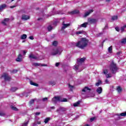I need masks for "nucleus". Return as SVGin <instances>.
I'll list each match as a JSON object with an SVG mask.
<instances>
[{
  "label": "nucleus",
  "mask_w": 126,
  "mask_h": 126,
  "mask_svg": "<svg viewBox=\"0 0 126 126\" xmlns=\"http://www.w3.org/2000/svg\"><path fill=\"white\" fill-rule=\"evenodd\" d=\"M88 45V40L85 38H82L80 41H78V42L76 43V47H78V48H80V49H84L86 48Z\"/></svg>",
  "instance_id": "1"
},
{
  "label": "nucleus",
  "mask_w": 126,
  "mask_h": 126,
  "mask_svg": "<svg viewBox=\"0 0 126 126\" xmlns=\"http://www.w3.org/2000/svg\"><path fill=\"white\" fill-rule=\"evenodd\" d=\"M66 98H63L61 96H55L52 99V102L54 104H56L57 102H67Z\"/></svg>",
  "instance_id": "2"
},
{
  "label": "nucleus",
  "mask_w": 126,
  "mask_h": 126,
  "mask_svg": "<svg viewBox=\"0 0 126 126\" xmlns=\"http://www.w3.org/2000/svg\"><path fill=\"white\" fill-rule=\"evenodd\" d=\"M109 68L112 73H116L117 72V70H118V67L117 66V64L115 63L114 62L111 63Z\"/></svg>",
  "instance_id": "3"
},
{
  "label": "nucleus",
  "mask_w": 126,
  "mask_h": 126,
  "mask_svg": "<svg viewBox=\"0 0 126 126\" xmlns=\"http://www.w3.org/2000/svg\"><path fill=\"white\" fill-rule=\"evenodd\" d=\"M90 91H91V89L85 87L84 89L82 90V94H88V93H90Z\"/></svg>",
  "instance_id": "4"
},
{
  "label": "nucleus",
  "mask_w": 126,
  "mask_h": 126,
  "mask_svg": "<svg viewBox=\"0 0 126 126\" xmlns=\"http://www.w3.org/2000/svg\"><path fill=\"white\" fill-rule=\"evenodd\" d=\"M61 53H62V50H61L60 49H54L52 53H51V55H52L53 56H55L56 55H61Z\"/></svg>",
  "instance_id": "5"
},
{
  "label": "nucleus",
  "mask_w": 126,
  "mask_h": 126,
  "mask_svg": "<svg viewBox=\"0 0 126 126\" xmlns=\"http://www.w3.org/2000/svg\"><path fill=\"white\" fill-rule=\"evenodd\" d=\"M2 77L4 78V79L6 81H8L9 80H10V79H11V77H10V76L8 75V74L4 73L3 74Z\"/></svg>",
  "instance_id": "6"
},
{
  "label": "nucleus",
  "mask_w": 126,
  "mask_h": 126,
  "mask_svg": "<svg viewBox=\"0 0 126 126\" xmlns=\"http://www.w3.org/2000/svg\"><path fill=\"white\" fill-rule=\"evenodd\" d=\"M69 26H70V24H66L65 22H63L62 23V27L61 28L62 31H63V30H64L65 28H67V27H69Z\"/></svg>",
  "instance_id": "7"
},
{
  "label": "nucleus",
  "mask_w": 126,
  "mask_h": 126,
  "mask_svg": "<svg viewBox=\"0 0 126 126\" xmlns=\"http://www.w3.org/2000/svg\"><path fill=\"white\" fill-rule=\"evenodd\" d=\"M108 72H109L108 69H104L103 71L104 74L106 75V78H111L112 77V74H107Z\"/></svg>",
  "instance_id": "8"
},
{
  "label": "nucleus",
  "mask_w": 126,
  "mask_h": 126,
  "mask_svg": "<svg viewBox=\"0 0 126 126\" xmlns=\"http://www.w3.org/2000/svg\"><path fill=\"white\" fill-rule=\"evenodd\" d=\"M88 20L89 23H91L92 24L96 23V22L98 21V19L94 18H89Z\"/></svg>",
  "instance_id": "9"
},
{
  "label": "nucleus",
  "mask_w": 126,
  "mask_h": 126,
  "mask_svg": "<svg viewBox=\"0 0 126 126\" xmlns=\"http://www.w3.org/2000/svg\"><path fill=\"white\" fill-rule=\"evenodd\" d=\"M85 58H81L77 60V64H81L82 63H84Z\"/></svg>",
  "instance_id": "10"
},
{
  "label": "nucleus",
  "mask_w": 126,
  "mask_h": 126,
  "mask_svg": "<svg viewBox=\"0 0 126 126\" xmlns=\"http://www.w3.org/2000/svg\"><path fill=\"white\" fill-rule=\"evenodd\" d=\"M93 11H94V10L91 9V10H89L88 11L86 12L85 13V15H84V17H87V16H88V15H89V14H91V13H92V12H93Z\"/></svg>",
  "instance_id": "11"
},
{
  "label": "nucleus",
  "mask_w": 126,
  "mask_h": 126,
  "mask_svg": "<svg viewBox=\"0 0 126 126\" xmlns=\"http://www.w3.org/2000/svg\"><path fill=\"white\" fill-rule=\"evenodd\" d=\"M30 59L32 60H38V57L34 55L33 54H31L29 56Z\"/></svg>",
  "instance_id": "12"
},
{
  "label": "nucleus",
  "mask_w": 126,
  "mask_h": 126,
  "mask_svg": "<svg viewBox=\"0 0 126 126\" xmlns=\"http://www.w3.org/2000/svg\"><path fill=\"white\" fill-rule=\"evenodd\" d=\"M32 65L34 66H40L41 65V66H47V64H41L39 63H33L32 64Z\"/></svg>",
  "instance_id": "13"
},
{
  "label": "nucleus",
  "mask_w": 126,
  "mask_h": 126,
  "mask_svg": "<svg viewBox=\"0 0 126 126\" xmlns=\"http://www.w3.org/2000/svg\"><path fill=\"white\" fill-rule=\"evenodd\" d=\"M88 25V22H85L83 24H81L79 27H78V29H79V28H81V27H83L84 28H86L87 27V26Z\"/></svg>",
  "instance_id": "14"
},
{
  "label": "nucleus",
  "mask_w": 126,
  "mask_h": 126,
  "mask_svg": "<svg viewBox=\"0 0 126 126\" xmlns=\"http://www.w3.org/2000/svg\"><path fill=\"white\" fill-rule=\"evenodd\" d=\"M29 18H30V17L26 15H23L22 16V20H28Z\"/></svg>",
  "instance_id": "15"
},
{
  "label": "nucleus",
  "mask_w": 126,
  "mask_h": 126,
  "mask_svg": "<svg viewBox=\"0 0 126 126\" xmlns=\"http://www.w3.org/2000/svg\"><path fill=\"white\" fill-rule=\"evenodd\" d=\"M102 91H103V89H102L101 87H98L96 89V92L98 94H101V93H102Z\"/></svg>",
  "instance_id": "16"
},
{
  "label": "nucleus",
  "mask_w": 126,
  "mask_h": 126,
  "mask_svg": "<svg viewBox=\"0 0 126 126\" xmlns=\"http://www.w3.org/2000/svg\"><path fill=\"white\" fill-rule=\"evenodd\" d=\"M60 111H62V112H65V111H66V108H64L63 107H60L59 109H57V111L60 112Z\"/></svg>",
  "instance_id": "17"
},
{
  "label": "nucleus",
  "mask_w": 126,
  "mask_h": 126,
  "mask_svg": "<svg viewBox=\"0 0 126 126\" xmlns=\"http://www.w3.org/2000/svg\"><path fill=\"white\" fill-rule=\"evenodd\" d=\"M8 21H9V19L6 18L3 21H2V24L3 25H6V23H7Z\"/></svg>",
  "instance_id": "18"
},
{
  "label": "nucleus",
  "mask_w": 126,
  "mask_h": 126,
  "mask_svg": "<svg viewBox=\"0 0 126 126\" xmlns=\"http://www.w3.org/2000/svg\"><path fill=\"white\" fill-rule=\"evenodd\" d=\"M6 7V5L5 4H3L0 6V11H1L3 10V9H4Z\"/></svg>",
  "instance_id": "19"
},
{
  "label": "nucleus",
  "mask_w": 126,
  "mask_h": 126,
  "mask_svg": "<svg viewBox=\"0 0 126 126\" xmlns=\"http://www.w3.org/2000/svg\"><path fill=\"white\" fill-rule=\"evenodd\" d=\"M77 13H79V11L78 10H74L70 13V14H76Z\"/></svg>",
  "instance_id": "20"
},
{
  "label": "nucleus",
  "mask_w": 126,
  "mask_h": 126,
  "mask_svg": "<svg viewBox=\"0 0 126 126\" xmlns=\"http://www.w3.org/2000/svg\"><path fill=\"white\" fill-rule=\"evenodd\" d=\"M117 116H118L119 118H120V117H121H121H126V112L122 113L120 114H117Z\"/></svg>",
  "instance_id": "21"
},
{
  "label": "nucleus",
  "mask_w": 126,
  "mask_h": 126,
  "mask_svg": "<svg viewBox=\"0 0 126 126\" xmlns=\"http://www.w3.org/2000/svg\"><path fill=\"white\" fill-rule=\"evenodd\" d=\"M108 51L110 54H112L113 53V46H110L108 49Z\"/></svg>",
  "instance_id": "22"
},
{
  "label": "nucleus",
  "mask_w": 126,
  "mask_h": 126,
  "mask_svg": "<svg viewBox=\"0 0 126 126\" xmlns=\"http://www.w3.org/2000/svg\"><path fill=\"white\" fill-rule=\"evenodd\" d=\"M27 38V35L26 34H24L22 35L21 36V39L22 40H24Z\"/></svg>",
  "instance_id": "23"
},
{
  "label": "nucleus",
  "mask_w": 126,
  "mask_h": 126,
  "mask_svg": "<svg viewBox=\"0 0 126 126\" xmlns=\"http://www.w3.org/2000/svg\"><path fill=\"white\" fill-rule=\"evenodd\" d=\"M84 33V31H79L76 32L75 34L76 35H79V34H83Z\"/></svg>",
  "instance_id": "24"
},
{
  "label": "nucleus",
  "mask_w": 126,
  "mask_h": 126,
  "mask_svg": "<svg viewBox=\"0 0 126 126\" xmlns=\"http://www.w3.org/2000/svg\"><path fill=\"white\" fill-rule=\"evenodd\" d=\"M37 125H41V121H37L33 124L32 126H36Z\"/></svg>",
  "instance_id": "25"
},
{
  "label": "nucleus",
  "mask_w": 126,
  "mask_h": 126,
  "mask_svg": "<svg viewBox=\"0 0 126 126\" xmlns=\"http://www.w3.org/2000/svg\"><path fill=\"white\" fill-rule=\"evenodd\" d=\"M17 89H18L16 87L12 88L10 89V91H11V92H15V91H16V90H17Z\"/></svg>",
  "instance_id": "26"
},
{
  "label": "nucleus",
  "mask_w": 126,
  "mask_h": 126,
  "mask_svg": "<svg viewBox=\"0 0 126 126\" xmlns=\"http://www.w3.org/2000/svg\"><path fill=\"white\" fill-rule=\"evenodd\" d=\"M80 104V101H78L76 103H75L73 104L74 107H78V106H79V104Z\"/></svg>",
  "instance_id": "27"
},
{
  "label": "nucleus",
  "mask_w": 126,
  "mask_h": 126,
  "mask_svg": "<svg viewBox=\"0 0 126 126\" xmlns=\"http://www.w3.org/2000/svg\"><path fill=\"white\" fill-rule=\"evenodd\" d=\"M100 84H102V81L101 80H98V82H97L95 84L96 86H99V85H100Z\"/></svg>",
  "instance_id": "28"
},
{
  "label": "nucleus",
  "mask_w": 126,
  "mask_h": 126,
  "mask_svg": "<svg viewBox=\"0 0 126 126\" xmlns=\"http://www.w3.org/2000/svg\"><path fill=\"white\" fill-rule=\"evenodd\" d=\"M79 65L80 64H77V65L76 64L74 66V69H75V70H77V69H78V67L79 66Z\"/></svg>",
  "instance_id": "29"
},
{
  "label": "nucleus",
  "mask_w": 126,
  "mask_h": 126,
  "mask_svg": "<svg viewBox=\"0 0 126 126\" xmlns=\"http://www.w3.org/2000/svg\"><path fill=\"white\" fill-rule=\"evenodd\" d=\"M117 90L119 93H121V92H122V88H121V87H118Z\"/></svg>",
  "instance_id": "30"
},
{
  "label": "nucleus",
  "mask_w": 126,
  "mask_h": 126,
  "mask_svg": "<svg viewBox=\"0 0 126 126\" xmlns=\"http://www.w3.org/2000/svg\"><path fill=\"white\" fill-rule=\"evenodd\" d=\"M122 44H126V38H123L121 40Z\"/></svg>",
  "instance_id": "31"
},
{
  "label": "nucleus",
  "mask_w": 126,
  "mask_h": 126,
  "mask_svg": "<svg viewBox=\"0 0 126 126\" xmlns=\"http://www.w3.org/2000/svg\"><path fill=\"white\" fill-rule=\"evenodd\" d=\"M30 84L31 85H33L34 86H38V84H36V83L33 82L32 81H31L30 82Z\"/></svg>",
  "instance_id": "32"
},
{
  "label": "nucleus",
  "mask_w": 126,
  "mask_h": 126,
  "mask_svg": "<svg viewBox=\"0 0 126 126\" xmlns=\"http://www.w3.org/2000/svg\"><path fill=\"white\" fill-rule=\"evenodd\" d=\"M126 25H124L123 27H121V30L122 32H123V31H125V29H126Z\"/></svg>",
  "instance_id": "33"
},
{
  "label": "nucleus",
  "mask_w": 126,
  "mask_h": 126,
  "mask_svg": "<svg viewBox=\"0 0 126 126\" xmlns=\"http://www.w3.org/2000/svg\"><path fill=\"white\" fill-rule=\"evenodd\" d=\"M11 108L12 110H13L14 111H18V109H17V108H16L13 106H11Z\"/></svg>",
  "instance_id": "34"
},
{
  "label": "nucleus",
  "mask_w": 126,
  "mask_h": 126,
  "mask_svg": "<svg viewBox=\"0 0 126 126\" xmlns=\"http://www.w3.org/2000/svg\"><path fill=\"white\" fill-rule=\"evenodd\" d=\"M50 118H46V119H45V120H44V123H45V124H47V123L49 122V121H50Z\"/></svg>",
  "instance_id": "35"
},
{
  "label": "nucleus",
  "mask_w": 126,
  "mask_h": 126,
  "mask_svg": "<svg viewBox=\"0 0 126 126\" xmlns=\"http://www.w3.org/2000/svg\"><path fill=\"white\" fill-rule=\"evenodd\" d=\"M118 19V16H114L112 17V20H117Z\"/></svg>",
  "instance_id": "36"
},
{
  "label": "nucleus",
  "mask_w": 126,
  "mask_h": 126,
  "mask_svg": "<svg viewBox=\"0 0 126 126\" xmlns=\"http://www.w3.org/2000/svg\"><path fill=\"white\" fill-rule=\"evenodd\" d=\"M28 123H29V121H27L26 122H25L23 124L22 126H28Z\"/></svg>",
  "instance_id": "37"
},
{
  "label": "nucleus",
  "mask_w": 126,
  "mask_h": 126,
  "mask_svg": "<svg viewBox=\"0 0 126 126\" xmlns=\"http://www.w3.org/2000/svg\"><path fill=\"white\" fill-rule=\"evenodd\" d=\"M48 31H51L53 29V27L51 26H49L47 28Z\"/></svg>",
  "instance_id": "38"
},
{
  "label": "nucleus",
  "mask_w": 126,
  "mask_h": 126,
  "mask_svg": "<svg viewBox=\"0 0 126 126\" xmlns=\"http://www.w3.org/2000/svg\"><path fill=\"white\" fill-rule=\"evenodd\" d=\"M34 102H35V99H32L30 101V105H32V104L34 103Z\"/></svg>",
  "instance_id": "39"
},
{
  "label": "nucleus",
  "mask_w": 126,
  "mask_h": 126,
  "mask_svg": "<svg viewBox=\"0 0 126 126\" xmlns=\"http://www.w3.org/2000/svg\"><path fill=\"white\" fill-rule=\"evenodd\" d=\"M49 98L48 97H44L43 98H42V101H43V102H46V101H48Z\"/></svg>",
  "instance_id": "40"
},
{
  "label": "nucleus",
  "mask_w": 126,
  "mask_h": 126,
  "mask_svg": "<svg viewBox=\"0 0 126 126\" xmlns=\"http://www.w3.org/2000/svg\"><path fill=\"white\" fill-rule=\"evenodd\" d=\"M57 45H58V42H57V41H54L53 42V46H57Z\"/></svg>",
  "instance_id": "41"
},
{
  "label": "nucleus",
  "mask_w": 126,
  "mask_h": 126,
  "mask_svg": "<svg viewBox=\"0 0 126 126\" xmlns=\"http://www.w3.org/2000/svg\"><path fill=\"white\" fill-rule=\"evenodd\" d=\"M16 61L17 62H21V61H22V59H21V58H19V57H18L16 59Z\"/></svg>",
  "instance_id": "42"
},
{
  "label": "nucleus",
  "mask_w": 126,
  "mask_h": 126,
  "mask_svg": "<svg viewBox=\"0 0 126 126\" xmlns=\"http://www.w3.org/2000/svg\"><path fill=\"white\" fill-rule=\"evenodd\" d=\"M69 88H70V90L72 91V90L73 89V86L69 85Z\"/></svg>",
  "instance_id": "43"
},
{
  "label": "nucleus",
  "mask_w": 126,
  "mask_h": 126,
  "mask_svg": "<svg viewBox=\"0 0 126 126\" xmlns=\"http://www.w3.org/2000/svg\"><path fill=\"white\" fill-rule=\"evenodd\" d=\"M17 71H18L17 70H16V69H14V70H13L12 72H13V73H16V72H17Z\"/></svg>",
  "instance_id": "44"
},
{
  "label": "nucleus",
  "mask_w": 126,
  "mask_h": 126,
  "mask_svg": "<svg viewBox=\"0 0 126 126\" xmlns=\"http://www.w3.org/2000/svg\"><path fill=\"white\" fill-rule=\"evenodd\" d=\"M18 58H19V59H21V60H22V55L21 54H19Z\"/></svg>",
  "instance_id": "45"
},
{
  "label": "nucleus",
  "mask_w": 126,
  "mask_h": 126,
  "mask_svg": "<svg viewBox=\"0 0 126 126\" xmlns=\"http://www.w3.org/2000/svg\"><path fill=\"white\" fill-rule=\"evenodd\" d=\"M94 120H95V117H93V118H91L90 121H91V122H93V121H94Z\"/></svg>",
  "instance_id": "46"
},
{
  "label": "nucleus",
  "mask_w": 126,
  "mask_h": 126,
  "mask_svg": "<svg viewBox=\"0 0 126 126\" xmlns=\"http://www.w3.org/2000/svg\"><path fill=\"white\" fill-rule=\"evenodd\" d=\"M29 39H30L31 40H34V37L32 36H31L29 37Z\"/></svg>",
  "instance_id": "47"
},
{
  "label": "nucleus",
  "mask_w": 126,
  "mask_h": 126,
  "mask_svg": "<svg viewBox=\"0 0 126 126\" xmlns=\"http://www.w3.org/2000/svg\"><path fill=\"white\" fill-rule=\"evenodd\" d=\"M115 29H116V31H118V32L120 31V29H119L118 27L115 28Z\"/></svg>",
  "instance_id": "48"
},
{
  "label": "nucleus",
  "mask_w": 126,
  "mask_h": 126,
  "mask_svg": "<svg viewBox=\"0 0 126 126\" xmlns=\"http://www.w3.org/2000/svg\"><path fill=\"white\" fill-rule=\"evenodd\" d=\"M35 114V116H39V115H40V112H36Z\"/></svg>",
  "instance_id": "49"
},
{
  "label": "nucleus",
  "mask_w": 126,
  "mask_h": 126,
  "mask_svg": "<svg viewBox=\"0 0 126 126\" xmlns=\"http://www.w3.org/2000/svg\"><path fill=\"white\" fill-rule=\"evenodd\" d=\"M0 116H4V113L0 112Z\"/></svg>",
  "instance_id": "50"
},
{
  "label": "nucleus",
  "mask_w": 126,
  "mask_h": 126,
  "mask_svg": "<svg viewBox=\"0 0 126 126\" xmlns=\"http://www.w3.org/2000/svg\"><path fill=\"white\" fill-rule=\"evenodd\" d=\"M60 65V63H56V66H59Z\"/></svg>",
  "instance_id": "51"
},
{
  "label": "nucleus",
  "mask_w": 126,
  "mask_h": 126,
  "mask_svg": "<svg viewBox=\"0 0 126 126\" xmlns=\"http://www.w3.org/2000/svg\"><path fill=\"white\" fill-rule=\"evenodd\" d=\"M105 82L107 84L108 83H109V80H108V79H106L105 80Z\"/></svg>",
  "instance_id": "52"
},
{
  "label": "nucleus",
  "mask_w": 126,
  "mask_h": 126,
  "mask_svg": "<svg viewBox=\"0 0 126 126\" xmlns=\"http://www.w3.org/2000/svg\"><path fill=\"white\" fill-rule=\"evenodd\" d=\"M10 7V8H14V7H16V6H15V5L11 6Z\"/></svg>",
  "instance_id": "53"
},
{
  "label": "nucleus",
  "mask_w": 126,
  "mask_h": 126,
  "mask_svg": "<svg viewBox=\"0 0 126 126\" xmlns=\"http://www.w3.org/2000/svg\"><path fill=\"white\" fill-rule=\"evenodd\" d=\"M23 53H24V55H25V54H26V53H27V51L24 50V51H23Z\"/></svg>",
  "instance_id": "54"
},
{
  "label": "nucleus",
  "mask_w": 126,
  "mask_h": 126,
  "mask_svg": "<svg viewBox=\"0 0 126 126\" xmlns=\"http://www.w3.org/2000/svg\"><path fill=\"white\" fill-rule=\"evenodd\" d=\"M50 109H55V106H52V107H50Z\"/></svg>",
  "instance_id": "55"
},
{
  "label": "nucleus",
  "mask_w": 126,
  "mask_h": 126,
  "mask_svg": "<svg viewBox=\"0 0 126 126\" xmlns=\"http://www.w3.org/2000/svg\"><path fill=\"white\" fill-rule=\"evenodd\" d=\"M84 126H90V125L88 124H86L85 125H84Z\"/></svg>",
  "instance_id": "56"
},
{
  "label": "nucleus",
  "mask_w": 126,
  "mask_h": 126,
  "mask_svg": "<svg viewBox=\"0 0 126 126\" xmlns=\"http://www.w3.org/2000/svg\"><path fill=\"white\" fill-rule=\"evenodd\" d=\"M110 0H106V1H107L108 2H109V1H110Z\"/></svg>",
  "instance_id": "57"
},
{
  "label": "nucleus",
  "mask_w": 126,
  "mask_h": 126,
  "mask_svg": "<svg viewBox=\"0 0 126 126\" xmlns=\"http://www.w3.org/2000/svg\"><path fill=\"white\" fill-rule=\"evenodd\" d=\"M25 42V41H24V40H23V43H24Z\"/></svg>",
  "instance_id": "58"
},
{
  "label": "nucleus",
  "mask_w": 126,
  "mask_h": 126,
  "mask_svg": "<svg viewBox=\"0 0 126 126\" xmlns=\"http://www.w3.org/2000/svg\"><path fill=\"white\" fill-rule=\"evenodd\" d=\"M117 55H120V53H117Z\"/></svg>",
  "instance_id": "59"
},
{
  "label": "nucleus",
  "mask_w": 126,
  "mask_h": 126,
  "mask_svg": "<svg viewBox=\"0 0 126 126\" xmlns=\"http://www.w3.org/2000/svg\"><path fill=\"white\" fill-rule=\"evenodd\" d=\"M107 27H108V26H105V28H107Z\"/></svg>",
  "instance_id": "60"
},
{
  "label": "nucleus",
  "mask_w": 126,
  "mask_h": 126,
  "mask_svg": "<svg viewBox=\"0 0 126 126\" xmlns=\"http://www.w3.org/2000/svg\"><path fill=\"white\" fill-rule=\"evenodd\" d=\"M12 0V1H13V0Z\"/></svg>",
  "instance_id": "61"
},
{
  "label": "nucleus",
  "mask_w": 126,
  "mask_h": 126,
  "mask_svg": "<svg viewBox=\"0 0 126 126\" xmlns=\"http://www.w3.org/2000/svg\"><path fill=\"white\" fill-rule=\"evenodd\" d=\"M104 42H105V41H103V43H104Z\"/></svg>",
  "instance_id": "62"
}]
</instances>
